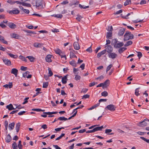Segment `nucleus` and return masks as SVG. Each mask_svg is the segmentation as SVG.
Here are the masks:
<instances>
[{
    "instance_id": "61",
    "label": "nucleus",
    "mask_w": 149,
    "mask_h": 149,
    "mask_svg": "<svg viewBox=\"0 0 149 149\" xmlns=\"http://www.w3.org/2000/svg\"><path fill=\"white\" fill-rule=\"evenodd\" d=\"M86 51L87 52H91L92 51V49L91 48V47H90L89 48H88L87 49H86Z\"/></svg>"
},
{
    "instance_id": "33",
    "label": "nucleus",
    "mask_w": 149,
    "mask_h": 149,
    "mask_svg": "<svg viewBox=\"0 0 149 149\" xmlns=\"http://www.w3.org/2000/svg\"><path fill=\"white\" fill-rule=\"evenodd\" d=\"M12 148L13 149H17V144L15 142H14L12 144Z\"/></svg>"
},
{
    "instance_id": "53",
    "label": "nucleus",
    "mask_w": 149,
    "mask_h": 149,
    "mask_svg": "<svg viewBox=\"0 0 149 149\" xmlns=\"http://www.w3.org/2000/svg\"><path fill=\"white\" fill-rule=\"evenodd\" d=\"M27 68L23 66H22L21 67L20 69L22 71H26L27 70Z\"/></svg>"
},
{
    "instance_id": "37",
    "label": "nucleus",
    "mask_w": 149,
    "mask_h": 149,
    "mask_svg": "<svg viewBox=\"0 0 149 149\" xmlns=\"http://www.w3.org/2000/svg\"><path fill=\"white\" fill-rule=\"evenodd\" d=\"M131 1L130 0H127L124 3V5L125 6H127L131 3Z\"/></svg>"
},
{
    "instance_id": "59",
    "label": "nucleus",
    "mask_w": 149,
    "mask_h": 149,
    "mask_svg": "<svg viewBox=\"0 0 149 149\" xmlns=\"http://www.w3.org/2000/svg\"><path fill=\"white\" fill-rule=\"evenodd\" d=\"M104 78V77L102 75H101L100 76L97 77L96 79H99L100 80H101L102 79H103Z\"/></svg>"
},
{
    "instance_id": "25",
    "label": "nucleus",
    "mask_w": 149,
    "mask_h": 149,
    "mask_svg": "<svg viewBox=\"0 0 149 149\" xmlns=\"http://www.w3.org/2000/svg\"><path fill=\"white\" fill-rule=\"evenodd\" d=\"M42 44L35 43L34 44V46L36 47H41L42 46Z\"/></svg>"
},
{
    "instance_id": "16",
    "label": "nucleus",
    "mask_w": 149,
    "mask_h": 149,
    "mask_svg": "<svg viewBox=\"0 0 149 149\" xmlns=\"http://www.w3.org/2000/svg\"><path fill=\"white\" fill-rule=\"evenodd\" d=\"M18 70L15 68L12 69L11 70V73L14 74L16 77L17 76Z\"/></svg>"
},
{
    "instance_id": "36",
    "label": "nucleus",
    "mask_w": 149,
    "mask_h": 149,
    "mask_svg": "<svg viewBox=\"0 0 149 149\" xmlns=\"http://www.w3.org/2000/svg\"><path fill=\"white\" fill-rule=\"evenodd\" d=\"M19 58L20 59L22 60V61H24L25 62H27V60L24 56L22 55H20L19 56Z\"/></svg>"
},
{
    "instance_id": "23",
    "label": "nucleus",
    "mask_w": 149,
    "mask_h": 149,
    "mask_svg": "<svg viewBox=\"0 0 149 149\" xmlns=\"http://www.w3.org/2000/svg\"><path fill=\"white\" fill-rule=\"evenodd\" d=\"M13 86V84L12 83L10 82L8 84H6L3 86L5 88H8L9 87V88H11Z\"/></svg>"
},
{
    "instance_id": "3",
    "label": "nucleus",
    "mask_w": 149,
    "mask_h": 149,
    "mask_svg": "<svg viewBox=\"0 0 149 149\" xmlns=\"http://www.w3.org/2000/svg\"><path fill=\"white\" fill-rule=\"evenodd\" d=\"M106 110H108L111 111H114L116 110L115 106L113 104H111L108 105L105 108Z\"/></svg>"
},
{
    "instance_id": "14",
    "label": "nucleus",
    "mask_w": 149,
    "mask_h": 149,
    "mask_svg": "<svg viewBox=\"0 0 149 149\" xmlns=\"http://www.w3.org/2000/svg\"><path fill=\"white\" fill-rule=\"evenodd\" d=\"M52 58V55H47L45 57L46 61L48 63L51 62L52 61L51 58Z\"/></svg>"
},
{
    "instance_id": "58",
    "label": "nucleus",
    "mask_w": 149,
    "mask_h": 149,
    "mask_svg": "<svg viewBox=\"0 0 149 149\" xmlns=\"http://www.w3.org/2000/svg\"><path fill=\"white\" fill-rule=\"evenodd\" d=\"M146 1L144 0H142L141 1L140 4V5H143L146 4Z\"/></svg>"
},
{
    "instance_id": "27",
    "label": "nucleus",
    "mask_w": 149,
    "mask_h": 149,
    "mask_svg": "<svg viewBox=\"0 0 149 149\" xmlns=\"http://www.w3.org/2000/svg\"><path fill=\"white\" fill-rule=\"evenodd\" d=\"M51 16L59 18H61L63 17V15L61 14H54Z\"/></svg>"
},
{
    "instance_id": "39",
    "label": "nucleus",
    "mask_w": 149,
    "mask_h": 149,
    "mask_svg": "<svg viewBox=\"0 0 149 149\" xmlns=\"http://www.w3.org/2000/svg\"><path fill=\"white\" fill-rule=\"evenodd\" d=\"M139 88H136L135 90V94L137 96H138L140 95V94L139 93Z\"/></svg>"
},
{
    "instance_id": "46",
    "label": "nucleus",
    "mask_w": 149,
    "mask_h": 149,
    "mask_svg": "<svg viewBox=\"0 0 149 149\" xmlns=\"http://www.w3.org/2000/svg\"><path fill=\"white\" fill-rule=\"evenodd\" d=\"M48 83L47 82H44L43 83V87L47 88L48 86Z\"/></svg>"
},
{
    "instance_id": "9",
    "label": "nucleus",
    "mask_w": 149,
    "mask_h": 149,
    "mask_svg": "<svg viewBox=\"0 0 149 149\" xmlns=\"http://www.w3.org/2000/svg\"><path fill=\"white\" fill-rule=\"evenodd\" d=\"M3 60L4 63L6 65L10 66L11 65V64L10 61L8 59H3Z\"/></svg>"
},
{
    "instance_id": "54",
    "label": "nucleus",
    "mask_w": 149,
    "mask_h": 149,
    "mask_svg": "<svg viewBox=\"0 0 149 149\" xmlns=\"http://www.w3.org/2000/svg\"><path fill=\"white\" fill-rule=\"evenodd\" d=\"M122 11H122V10H120L114 12V14H115V15L119 14L121 13H122Z\"/></svg>"
},
{
    "instance_id": "28",
    "label": "nucleus",
    "mask_w": 149,
    "mask_h": 149,
    "mask_svg": "<svg viewBox=\"0 0 149 149\" xmlns=\"http://www.w3.org/2000/svg\"><path fill=\"white\" fill-rule=\"evenodd\" d=\"M22 5L23 6H26L27 7H31V5L30 4L24 2H22Z\"/></svg>"
},
{
    "instance_id": "34",
    "label": "nucleus",
    "mask_w": 149,
    "mask_h": 149,
    "mask_svg": "<svg viewBox=\"0 0 149 149\" xmlns=\"http://www.w3.org/2000/svg\"><path fill=\"white\" fill-rule=\"evenodd\" d=\"M70 64L73 66L75 67L76 66V63L75 62L74 60H72L71 61L69 62Z\"/></svg>"
},
{
    "instance_id": "11",
    "label": "nucleus",
    "mask_w": 149,
    "mask_h": 149,
    "mask_svg": "<svg viewBox=\"0 0 149 149\" xmlns=\"http://www.w3.org/2000/svg\"><path fill=\"white\" fill-rule=\"evenodd\" d=\"M117 55V54L115 53L111 52L109 54L108 56L109 58L112 59H114L116 57Z\"/></svg>"
},
{
    "instance_id": "24",
    "label": "nucleus",
    "mask_w": 149,
    "mask_h": 149,
    "mask_svg": "<svg viewBox=\"0 0 149 149\" xmlns=\"http://www.w3.org/2000/svg\"><path fill=\"white\" fill-rule=\"evenodd\" d=\"M10 36L12 38H15L18 39L19 38V35L14 33H11L10 34Z\"/></svg>"
},
{
    "instance_id": "21",
    "label": "nucleus",
    "mask_w": 149,
    "mask_h": 149,
    "mask_svg": "<svg viewBox=\"0 0 149 149\" xmlns=\"http://www.w3.org/2000/svg\"><path fill=\"white\" fill-rule=\"evenodd\" d=\"M103 126L102 125L100 127H97L94 128L93 129V130L94 131V132H95L98 130H102V129H103Z\"/></svg>"
},
{
    "instance_id": "17",
    "label": "nucleus",
    "mask_w": 149,
    "mask_h": 149,
    "mask_svg": "<svg viewBox=\"0 0 149 149\" xmlns=\"http://www.w3.org/2000/svg\"><path fill=\"white\" fill-rule=\"evenodd\" d=\"M11 137L10 134H8L6 138V141L7 143H9L11 141Z\"/></svg>"
},
{
    "instance_id": "47",
    "label": "nucleus",
    "mask_w": 149,
    "mask_h": 149,
    "mask_svg": "<svg viewBox=\"0 0 149 149\" xmlns=\"http://www.w3.org/2000/svg\"><path fill=\"white\" fill-rule=\"evenodd\" d=\"M112 67V64H110L109 66H108L106 69V72H107L109 71L111 68Z\"/></svg>"
},
{
    "instance_id": "4",
    "label": "nucleus",
    "mask_w": 149,
    "mask_h": 149,
    "mask_svg": "<svg viewBox=\"0 0 149 149\" xmlns=\"http://www.w3.org/2000/svg\"><path fill=\"white\" fill-rule=\"evenodd\" d=\"M146 121H149V120L147 118L144 119L143 121L139 123V126L142 127L146 126L148 123Z\"/></svg>"
},
{
    "instance_id": "62",
    "label": "nucleus",
    "mask_w": 149,
    "mask_h": 149,
    "mask_svg": "<svg viewBox=\"0 0 149 149\" xmlns=\"http://www.w3.org/2000/svg\"><path fill=\"white\" fill-rule=\"evenodd\" d=\"M6 48L3 47L2 46L0 45V50L3 51H5L6 50Z\"/></svg>"
},
{
    "instance_id": "6",
    "label": "nucleus",
    "mask_w": 149,
    "mask_h": 149,
    "mask_svg": "<svg viewBox=\"0 0 149 149\" xmlns=\"http://www.w3.org/2000/svg\"><path fill=\"white\" fill-rule=\"evenodd\" d=\"M106 52H107L108 53H111V52L113 50V49L112 46L110 45H108L106 46L105 47Z\"/></svg>"
},
{
    "instance_id": "55",
    "label": "nucleus",
    "mask_w": 149,
    "mask_h": 149,
    "mask_svg": "<svg viewBox=\"0 0 149 149\" xmlns=\"http://www.w3.org/2000/svg\"><path fill=\"white\" fill-rule=\"evenodd\" d=\"M138 53L137 56L139 58H140L142 56V54L140 52H137Z\"/></svg>"
},
{
    "instance_id": "22",
    "label": "nucleus",
    "mask_w": 149,
    "mask_h": 149,
    "mask_svg": "<svg viewBox=\"0 0 149 149\" xmlns=\"http://www.w3.org/2000/svg\"><path fill=\"white\" fill-rule=\"evenodd\" d=\"M20 126V123L19 122L16 124L15 127V129L17 132H19Z\"/></svg>"
},
{
    "instance_id": "49",
    "label": "nucleus",
    "mask_w": 149,
    "mask_h": 149,
    "mask_svg": "<svg viewBox=\"0 0 149 149\" xmlns=\"http://www.w3.org/2000/svg\"><path fill=\"white\" fill-rule=\"evenodd\" d=\"M90 96L89 95H88V94H86L85 95H84L82 98V99H86V98H88Z\"/></svg>"
},
{
    "instance_id": "1",
    "label": "nucleus",
    "mask_w": 149,
    "mask_h": 149,
    "mask_svg": "<svg viewBox=\"0 0 149 149\" xmlns=\"http://www.w3.org/2000/svg\"><path fill=\"white\" fill-rule=\"evenodd\" d=\"M33 6H36L38 9H42L43 8V1L42 0H36V3H32Z\"/></svg>"
},
{
    "instance_id": "5",
    "label": "nucleus",
    "mask_w": 149,
    "mask_h": 149,
    "mask_svg": "<svg viewBox=\"0 0 149 149\" xmlns=\"http://www.w3.org/2000/svg\"><path fill=\"white\" fill-rule=\"evenodd\" d=\"M58 113V112L57 111L55 112H45L43 113V114L41 115V116L44 117L45 118L47 116V115H51L54 114H56Z\"/></svg>"
},
{
    "instance_id": "44",
    "label": "nucleus",
    "mask_w": 149,
    "mask_h": 149,
    "mask_svg": "<svg viewBox=\"0 0 149 149\" xmlns=\"http://www.w3.org/2000/svg\"><path fill=\"white\" fill-rule=\"evenodd\" d=\"M48 70H49V73H48L49 74V77H51L53 75V72H52V71H51V69L49 68H48Z\"/></svg>"
},
{
    "instance_id": "8",
    "label": "nucleus",
    "mask_w": 149,
    "mask_h": 149,
    "mask_svg": "<svg viewBox=\"0 0 149 149\" xmlns=\"http://www.w3.org/2000/svg\"><path fill=\"white\" fill-rule=\"evenodd\" d=\"M29 72L27 71L24 73L23 74V77L25 78L27 77V78H30L32 77L31 74H29Z\"/></svg>"
},
{
    "instance_id": "18",
    "label": "nucleus",
    "mask_w": 149,
    "mask_h": 149,
    "mask_svg": "<svg viewBox=\"0 0 149 149\" xmlns=\"http://www.w3.org/2000/svg\"><path fill=\"white\" fill-rule=\"evenodd\" d=\"M8 26L10 28L12 29H15L17 27V26L16 24L12 23H9L8 25Z\"/></svg>"
},
{
    "instance_id": "41",
    "label": "nucleus",
    "mask_w": 149,
    "mask_h": 149,
    "mask_svg": "<svg viewBox=\"0 0 149 149\" xmlns=\"http://www.w3.org/2000/svg\"><path fill=\"white\" fill-rule=\"evenodd\" d=\"M126 49V48L122 47L120 48L118 50V52L119 53H122Z\"/></svg>"
},
{
    "instance_id": "26",
    "label": "nucleus",
    "mask_w": 149,
    "mask_h": 149,
    "mask_svg": "<svg viewBox=\"0 0 149 149\" xmlns=\"http://www.w3.org/2000/svg\"><path fill=\"white\" fill-rule=\"evenodd\" d=\"M67 77L66 76H65L62 78V82L63 84H65L67 83Z\"/></svg>"
},
{
    "instance_id": "63",
    "label": "nucleus",
    "mask_w": 149,
    "mask_h": 149,
    "mask_svg": "<svg viewBox=\"0 0 149 149\" xmlns=\"http://www.w3.org/2000/svg\"><path fill=\"white\" fill-rule=\"evenodd\" d=\"M41 128H43L44 129H46L47 128V125L46 124H44L42 125Z\"/></svg>"
},
{
    "instance_id": "32",
    "label": "nucleus",
    "mask_w": 149,
    "mask_h": 149,
    "mask_svg": "<svg viewBox=\"0 0 149 149\" xmlns=\"http://www.w3.org/2000/svg\"><path fill=\"white\" fill-rule=\"evenodd\" d=\"M79 6L81 8H83L84 9H85L87 8H88L89 7L88 6H84V5H82L81 4H79Z\"/></svg>"
},
{
    "instance_id": "38",
    "label": "nucleus",
    "mask_w": 149,
    "mask_h": 149,
    "mask_svg": "<svg viewBox=\"0 0 149 149\" xmlns=\"http://www.w3.org/2000/svg\"><path fill=\"white\" fill-rule=\"evenodd\" d=\"M58 119L60 120H68V119L64 117H60L58 118Z\"/></svg>"
},
{
    "instance_id": "56",
    "label": "nucleus",
    "mask_w": 149,
    "mask_h": 149,
    "mask_svg": "<svg viewBox=\"0 0 149 149\" xmlns=\"http://www.w3.org/2000/svg\"><path fill=\"white\" fill-rule=\"evenodd\" d=\"M25 31L27 33H32L34 34H36V33L34 31H31L27 30Z\"/></svg>"
},
{
    "instance_id": "29",
    "label": "nucleus",
    "mask_w": 149,
    "mask_h": 149,
    "mask_svg": "<svg viewBox=\"0 0 149 149\" xmlns=\"http://www.w3.org/2000/svg\"><path fill=\"white\" fill-rule=\"evenodd\" d=\"M26 58H28L31 62H33L34 61V60L35 59L33 57L31 56H27L26 57Z\"/></svg>"
},
{
    "instance_id": "15",
    "label": "nucleus",
    "mask_w": 149,
    "mask_h": 149,
    "mask_svg": "<svg viewBox=\"0 0 149 149\" xmlns=\"http://www.w3.org/2000/svg\"><path fill=\"white\" fill-rule=\"evenodd\" d=\"M8 12L11 14H17L19 13V11L17 9H15L10 11Z\"/></svg>"
},
{
    "instance_id": "2",
    "label": "nucleus",
    "mask_w": 149,
    "mask_h": 149,
    "mask_svg": "<svg viewBox=\"0 0 149 149\" xmlns=\"http://www.w3.org/2000/svg\"><path fill=\"white\" fill-rule=\"evenodd\" d=\"M134 35L132 34L131 32L129 31H126L124 35L123 40L124 41L128 40L130 39H132L134 38Z\"/></svg>"
},
{
    "instance_id": "31",
    "label": "nucleus",
    "mask_w": 149,
    "mask_h": 149,
    "mask_svg": "<svg viewBox=\"0 0 149 149\" xmlns=\"http://www.w3.org/2000/svg\"><path fill=\"white\" fill-rule=\"evenodd\" d=\"M112 130L111 129H106L105 130V133L109 134L112 135L113 134V133H111V134H108V133L111 132H112Z\"/></svg>"
},
{
    "instance_id": "51",
    "label": "nucleus",
    "mask_w": 149,
    "mask_h": 149,
    "mask_svg": "<svg viewBox=\"0 0 149 149\" xmlns=\"http://www.w3.org/2000/svg\"><path fill=\"white\" fill-rule=\"evenodd\" d=\"M22 12L26 14H29V11L28 10L24 9Z\"/></svg>"
},
{
    "instance_id": "13",
    "label": "nucleus",
    "mask_w": 149,
    "mask_h": 149,
    "mask_svg": "<svg viewBox=\"0 0 149 149\" xmlns=\"http://www.w3.org/2000/svg\"><path fill=\"white\" fill-rule=\"evenodd\" d=\"M70 50H71V51H70V58H72L74 57H76V56L74 54V52H75V51L71 49H69Z\"/></svg>"
},
{
    "instance_id": "35",
    "label": "nucleus",
    "mask_w": 149,
    "mask_h": 149,
    "mask_svg": "<svg viewBox=\"0 0 149 149\" xmlns=\"http://www.w3.org/2000/svg\"><path fill=\"white\" fill-rule=\"evenodd\" d=\"M56 53L59 54L60 55H61V54H62L61 51L59 49H57L55 50Z\"/></svg>"
},
{
    "instance_id": "50",
    "label": "nucleus",
    "mask_w": 149,
    "mask_h": 149,
    "mask_svg": "<svg viewBox=\"0 0 149 149\" xmlns=\"http://www.w3.org/2000/svg\"><path fill=\"white\" fill-rule=\"evenodd\" d=\"M82 17L81 16L77 15V17L76 18V19L78 21H80Z\"/></svg>"
},
{
    "instance_id": "64",
    "label": "nucleus",
    "mask_w": 149,
    "mask_h": 149,
    "mask_svg": "<svg viewBox=\"0 0 149 149\" xmlns=\"http://www.w3.org/2000/svg\"><path fill=\"white\" fill-rule=\"evenodd\" d=\"M53 146L56 149H61V148L57 145H53Z\"/></svg>"
},
{
    "instance_id": "40",
    "label": "nucleus",
    "mask_w": 149,
    "mask_h": 149,
    "mask_svg": "<svg viewBox=\"0 0 149 149\" xmlns=\"http://www.w3.org/2000/svg\"><path fill=\"white\" fill-rule=\"evenodd\" d=\"M112 36V33L111 32H110V31H109V32L107 33V35L106 37L107 38H109L110 37H111Z\"/></svg>"
},
{
    "instance_id": "20",
    "label": "nucleus",
    "mask_w": 149,
    "mask_h": 149,
    "mask_svg": "<svg viewBox=\"0 0 149 149\" xmlns=\"http://www.w3.org/2000/svg\"><path fill=\"white\" fill-rule=\"evenodd\" d=\"M15 123L14 122H13L10 124H9L8 125V128L10 130H13L14 127Z\"/></svg>"
},
{
    "instance_id": "19",
    "label": "nucleus",
    "mask_w": 149,
    "mask_h": 149,
    "mask_svg": "<svg viewBox=\"0 0 149 149\" xmlns=\"http://www.w3.org/2000/svg\"><path fill=\"white\" fill-rule=\"evenodd\" d=\"M103 83L104 88L107 87L109 84V80L107 79Z\"/></svg>"
},
{
    "instance_id": "48",
    "label": "nucleus",
    "mask_w": 149,
    "mask_h": 149,
    "mask_svg": "<svg viewBox=\"0 0 149 149\" xmlns=\"http://www.w3.org/2000/svg\"><path fill=\"white\" fill-rule=\"evenodd\" d=\"M140 138L147 143H149V139H146L144 137H140Z\"/></svg>"
},
{
    "instance_id": "42",
    "label": "nucleus",
    "mask_w": 149,
    "mask_h": 149,
    "mask_svg": "<svg viewBox=\"0 0 149 149\" xmlns=\"http://www.w3.org/2000/svg\"><path fill=\"white\" fill-rule=\"evenodd\" d=\"M12 104H10L6 106V108L8 109L9 110H11L12 107Z\"/></svg>"
},
{
    "instance_id": "57",
    "label": "nucleus",
    "mask_w": 149,
    "mask_h": 149,
    "mask_svg": "<svg viewBox=\"0 0 149 149\" xmlns=\"http://www.w3.org/2000/svg\"><path fill=\"white\" fill-rule=\"evenodd\" d=\"M7 3L11 4H13L15 3L14 1H12L11 0H8L7 1Z\"/></svg>"
},
{
    "instance_id": "52",
    "label": "nucleus",
    "mask_w": 149,
    "mask_h": 149,
    "mask_svg": "<svg viewBox=\"0 0 149 149\" xmlns=\"http://www.w3.org/2000/svg\"><path fill=\"white\" fill-rule=\"evenodd\" d=\"M8 54L11 57L13 58H16L17 57V56L15 55L12 54L11 53H8Z\"/></svg>"
},
{
    "instance_id": "12",
    "label": "nucleus",
    "mask_w": 149,
    "mask_h": 149,
    "mask_svg": "<svg viewBox=\"0 0 149 149\" xmlns=\"http://www.w3.org/2000/svg\"><path fill=\"white\" fill-rule=\"evenodd\" d=\"M74 49L76 50H79L80 49V46L77 42H75L73 44Z\"/></svg>"
},
{
    "instance_id": "30",
    "label": "nucleus",
    "mask_w": 149,
    "mask_h": 149,
    "mask_svg": "<svg viewBox=\"0 0 149 149\" xmlns=\"http://www.w3.org/2000/svg\"><path fill=\"white\" fill-rule=\"evenodd\" d=\"M132 43V42L130 40L127 41L126 43L125 44L124 46L125 47H127L129 45H131Z\"/></svg>"
},
{
    "instance_id": "43",
    "label": "nucleus",
    "mask_w": 149,
    "mask_h": 149,
    "mask_svg": "<svg viewBox=\"0 0 149 149\" xmlns=\"http://www.w3.org/2000/svg\"><path fill=\"white\" fill-rule=\"evenodd\" d=\"M81 77L80 76L78 75H76L75 76L74 79L78 81L80 80L81 79Z\"/></svg>"
},
{
    "instance_id": "45",
    "label": "nucleus",
    "mask_w": 149,
    "mask_h": 149,
    "mask_svg": "<svg viewBox=\"0 0 149 149\" xmlns=\"http://www.w3.org/2000/svg\"><path fill=\"white\" fill-rule=\"evenodd\" d=\"M108 95V93L106 91H104L102 93V95L103 96H107Z\"/></svg>"
},
{
    "instance_id": "60",
    "label": "nucleus",
    "mask_w": 149,
    "mask_h": 149,
    "mask_svg": "<svg viewBox=\"0 0 149 149\" xmlns=\"http://www.w3.org/2000/svg\"><path fill=\"white\" fill-rule=\"evenodd\" d=\"M107 30L109 31L112 32L113 30L112 26H111L110 27L109 26Z\"/></svg>"
},
{
    "instance_id": "7",
    "label": "nucleus",
    "mask_w": 149,
    "mask_h": 149,
    "mask_svg": "<svg viewBox=\"0 0 149 149\" xmlns=\"http://www.w3.org/2000/svg\"><path fill=\"white\" fill-rule=\"evenodd\" d=\"M124 45V43L122 42H120L114 44V47L116 48H118L123 46Z\"/></svg>"
},
{
    "instance_id": "10",
    "label": "nucleus",
    "mask_w": 149,
    "mask_h": 149,
    "mask_svg": "<svg viewBox=\"0 0 149 149\" xmlns=\"http://www.w3.org/2000/svg\"><path fill=\"white\" fill-rule=\"evenodd\" d=\"M125 29L124 28H123L120 29L118 33V35L119 36H122L124 33Z\"/></svg>"
}]
</instances>
